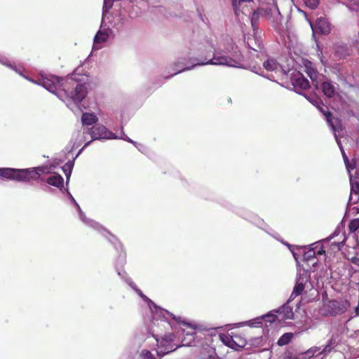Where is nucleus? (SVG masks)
Here are the masks:
<instances>
[{"label":"nucleus","mask_w":359,"mask_h":359,"mask_svg":"<svg viewBox=\"0 0 359 359\" xmlns=\"http://www.w3.org/2000/svg\"><path fill=\"white\" fill-rule=\"evenodd\" d=\"M292 83L297 91L306 90L309 88V81L301 74H297L293 76Z\"/></svg>","instance_id":"nucleus-8"},{"label":"nucleus","mask_w":359,"mask_h":359,"mask_svg":"<svg viewBox=\"0 0 359 359\" xmlns=\"http://www.w3.org/2000/svg\"><path fill=\"white\" fill-rule=\"evenodd\" d=\"M259 13L258 11L257 12H255L253 13V15H252V26H255V18H258V15H259Z\"/></svg>","instance_id":"nucleus-40"},{"label":"nucleus","mask_w":359,"mask_h":359,"mask_svg":"<svg viewBox=\"0 0 359 359\" xmlns=\"http://www.w3.org/2000/svg\"><path fill=\"white\" fill-rule=\"evenodd\" d=\"M72 169V165L71 163H66L62 168V170L67 177V180H69V179Z\"/></svg>","instance_id":"nucleus-26"},{"label":"nucleus","mask_w":359,"mask_h":359,"mask_svg":"<svg viewBox=\"0 0 359 359\" xmlns=\"http://www.w3.org/2000/svg\"><path fill=\"white\" fill-rule=\"evenodd\" d=\"M297 359H310L311 357L309 355L307 351L304 352H301L298 354H296Z\"/></svg>","instance_id":"nucleus-32"},{"label":"nucleus","mask_w":359,"mask_h":359,"mask_svg":"<svg viewBox=\"0 0 359 359\" xmlns=\"http://www.w3.org/2000/svg\"><path fill=\"white\" fill-rule=\"evenodd\" d=\"M126 140H127L128 142H130V143L133 144L135 146H136V144H137V142H136L133 141V140H132L131 139H130L129 137H128L127 139H126Z\"/></svg>","instance_id":"nucleus-43"},{"label":"nucleus","mask_w":359,"mask_h":359,"mask_svg":"<svg viewBox=\"0 0 359 359\" xmlns=\"http://www.w3.org/2000/svg\"><path fill=\"white\" fill-rule=\"evenodd\" d=\"M292 338V333H285L283 334L280 339H278L277 344L279 346H284L287 344Z\"/></svg>","instance_id":"nucleus-20"},{"label":"nucleus","mask_w":359,"mask_h":359,"mask_svg":"<svg viewBox=\"0 0 359 359\" xmlns=\"http://www.w3.org/2000/svg\"><path fill=\"white\" fill-rule=\"evenodd\" d=\"M307 281L306 277H304L303 275L299 274L296 279V285L293 289L292 293L290 296V298H294L298 295L301 294L305 288V283Z\"/></svg>","instance_id":"nucleus-11"},{"label":"nucleus","mask_w":359,"mask_h":359,"mask_svg":"<svg viewBox=\"0 0 359 359\" xmlns=\"http://www.w3.org/2000/svg\"><path fill=\"white\" fill-rule=\"evenodd\" d=\"M238 338V335H234L233 337H230L225 334H221L220 339L222 341V342L228 346L229 347L233 348V349H238V348H242L245 345V341H242L241 344H238L236 342V339Z\"/></svg>","instance_id":"nucleus-9"},{"label":"nucleus","mask_w":359,"mask_h":359,"mask_svg":"<svg viewBox=\"0 0 359 359\" xmlns=\"http://www.w3.org/2000/svg\"><path fill=\"white\" fill-rule=\"evenodd\" d=\"M355 315L356 316H358L359 315V304H358V306L355 308Z\"/></svg>","instance_id":"nucleus-44"},{"label":"nucleus","mask_w":359,"mask_h":359,"mask_svg":"<svg viewBox=\"0 0 359 359\" xmlns=\"http://www.w3.org/2000/svg\"><path fill=\"white\" fill-rule=\"evenodd\" d=\"M350 183H351V194L349 197V202L355 204L358 201V194L359 193V183L356 180H353L352 176L350 175Z\"/></svg>","instance_id":"nucleus-13"},{"label":"nucleus","mask_w":359,"mask_h":359,"mask_svg":"<svg viewBox=\"0 0 359 359\" xmlns=\"http://www.w3.org/2000/svg\"><path fill=\"white\" fill-rule=\"evenodd\" d=\"M236 340V342L238 343V344H241L242 341H245L244 340L241 339L239 337Z\"/></svg>","instance_id":"nucleus-45"},{"label":"nucleus","mask_w":359,"mask_h":359,"mask_svg":"<svg viewBox=\"0 0 359 359\" xmlns=\"http://www.w3.org/2000/svg\"><path fill=\"white\" fill-rule=\"evenodd\" d=\"M129 285H130V286H131L134 290H135L137 291V292L140 294V296L142 299H145V300H146V299H147V297L145 295H144V294H142V292L140 290H138V289H137V288H136L135 285L133 282H129Z\"/></svg>","instance_id":"nucleus-35"},{"label":"nucleus","mask_w":359,"mask_h":359,"mask_svg":"<svg viewBox=\"0 0 359 359\" xmlns=\"http://www.w3.org/2000/svg\"><path fill=\"white\" fill-rule=\"evenodd\" d=\"M313 104L325 116L327 122L328 123L329 126L331 127L332 130L334 133L339 131V130H341V124L339 123V121L337 118L332 117L331 113L325 109V108L326 107L321 102H320L319 100H316Z\"/></svg>","instance_id":"nucleus-6"},{"label":"nucleus","mask_w":359,"mask_h":359,"mask_svg":"<svg viewBox=\"0 0 359 359\" xmlns=\"http://www.w3.org/2000/svg\"><path fill=\"white\" fill-rule=\"evenodd\" d=\"M252 0H231L232 6L234 9L235 13L238 15V6L241 2H250Z\"/></svg>","instance_id":"nucleus-27"},{"label":"nucleus","mask_w":359,"mask_h":359,"mask_svg":"<svg viewBox=\"0 0 359 359\" xmlns=\"http://www.w3.org/2000/svg\"><path fill=\"white\" fill-rule=\"evenodd\" d=\"M339 235V232H337V231H335L333 234L332 236H330V237H328L327 239L324 240V242L327 243L329 241H331L333 238H334L335 236H338Z\"/></svg>","instance_id":"nucleus-39"},{"label":"nucleus","mask_w":359,"mask_h":359,"mask_svg":"<svg viewBox=\"0 0 359 359\" xmlns=\"http://www.w3.org/2000/svg\"><path fill=\"white\" fill-rule=\"evenodd\" d=\"M97 120V117L91 113H84L81 117L83 125L86 126L85 128H89L90 126L95 123Z\"/></svg>","instance_id":"nucleus-15"},{"label":"nucleus","mask_w":359,"mask_h":359,"mask_svg":"<svg viewBox=\"0 0 359 359\" xmlns=\"http://www.w3.org/2000/svg\"><path fill=\"white\" fill-rule=\"evenodd\" d=\"M71 198L78 209V211L79 212L80 219L85 223H89L91 226H93L94 224H95V223L93 221H88V219H86L84 213L82 212L79 204L76 202V201L74 200V198L72 196H71Z\"/></svg>","instance_id":"nucleus-21"},{"label":"nucleus","mask_w":359,"mask_h":359,"mask_svg":"<svg viewBox=\"0 0 359 359\" xmlns=\"http://www.w3.org/2000/svg\"><path fill=\"white\" fill-rule=\"evenodd\" d=\"M112 1L111 0H104V7H103V13L107 12L108 10L111 7Z\"/></svg>","instance_id":"nucleus-33"},{"label":"nucleus","mask_w":359,"mask_h":359,"mask_svg":"<svg viewBox=\"0 0 359 359\" xmlns=\"http://www.w3.org/2000/svg\"><path fill=\"white\" fill-rule=\"evenodd\" d=\"M271 1V4L269 3L265 8L259 10L258 13L269 20L274 26H277L280 23L282 16L275 0Z\"/></svg>","instance_id":"nucleus-5"},{"label":"nucleus","mask_w":359,"mask_h":359,"mask_svg":"<svg viewBox=\"0 0 359 359\" xmlns=\"http://www.w3.org/2000/svg\"><path fill=\"white\" fill-rule=\"evenodd\" d=\"M348 228L351 231L353 232L359 229V218L354 219L351 221L348 224Z\"/></svg>","instance_id":"nucleus-23"},{"label":"nucleus","mask_w":359,"mask_h":359,"mask_svg":"<svg viewBox=\"0 0 359 359\" xmlns=\"http://www.w3.org/2000/svg\"><path fill=\"white\" fill-rule=\"evenodd\" d=\"M174 349H166L165 351H157V353L158 355L161 356V355H163L165 354H167L171 351H172Z\"/></svg>","instance_id":"nucleus-38"},{"label":"nucleus","mask_w":359,"mask_h":359,"mask_svg":"<svg viewBox=\"0 0 359 359\" xmlns=\"http://www.w3.org/2000/svg\"><path fill=\"white\" fill-rule=\"evenodd\" d=\"M316 257V250L315 248H311L307 252H306L304 255V259L306 261H309L311 259Z\"/></svg>","instance_id":"nucleus-22"},{"label":"nucleus","mask_w":359,"mask_h":359,"mask_svg":"<svg viewBox=\"0 0 359 359\" xmlns=\"http://www.w3.org/2000/svg\"><path fill=\"white\" fill-rule=\"evenodd\" d=\"M294 257L297 259L296 254L294 252H292Z\"/></svg>","instance_id":"nucleus-46"},{"label":"nucleus","mask_w":359,"mask_h":359,"mask_svg":"<svg viewBox=\"0 0 359 359\" xmlns=\"http://www.w3.org/2000/svg\"><path fill=\"white\" fill-rule=\"evenodd\" d=\"M328 311L332 315L344 313L349 307V303L346 300H330L327 304Z\"/></svg>","instance_id":"nucleus-7"},{"label":"nucleus","mask_w":359,"mask_h":359,"mask_svg":"<svg viewBox=\"0 0 359 359\" xmlns=\"http://www.w3.org/2000/svg\"><path fill=\"white\" fill-rule=\"evenodd\" d=\"M39 170L42 172H47V168L41 167L29 169H14V168H0V177L11 180L20 182H27L31 180H36L39 177Z\"/></svg>","instance_id":"nucleus-3"},{"label":"nucleus","mask_w":359,"mask_h":359,"mask_svg":"<svg viewBox=\"0 0 359 359\" xmlns=\"http://www.w3.org/2000/svg\"><path fill=\"white\" fill-rule=\"evenodd\" d=\"M352 262L358 266H359V255L355 257L352 259Z\"/></svg>","instance_id":"nucleus-41"},{"label":"nucleus","mask_w":359,"mask_h":359,"mask_svg":"<svg viewBox=\"0 0 359 359\" xmlns=\"http://www.w3.org/2000/svg\"><path fill=\"white\" fill-rule=\"evenodd\" d=\"M276 316L273 315V314H271V313H269V314H266L264 316H262V319L266 320V322H269V323H273L276 320Z\"/></svg>","instance_id":"nucleus-31"},{"label":"nucleus","mask_w":359,"mask_h":359,"mask_svg":"<svg viewBox=\"0 0 359 359\" xmlns=\"http://www.w3.org/2000/svg\"><path fill=\"white\" fill-rule=\"evenodd\" d=\"M37 83L53 93H56L57 90L63 91L67 99L76 104L81 102L87 95L86 86L79 83L72 77L59 79V78L51 75L42 77Z\"/></svg>","instance_id":"nucleus-1"},{"label":"nucleus","mask_w":359,"mask_h":359,"mask_svg":"<svg viewBox=\"0 0 359 359\" xmlns=\"http://www.w3.org/2000/svg\"><path fill=\"white\" fill-rule=\"evenodd\" d=\"M336 346L335 340L332 337L327 341V344L324 346L320 354L323 355L324 356L327 355L328 353L331 352V351Z\"/></svg>","instance_id":"nucleus-19"},{"label":"nucleus","mask_w":359,"mask_h":359,"mask_svg":"<svg viewBox=\"0 0 359 359\" xmlns=\"http://www.w3.org/2000/svg\"><path fill=\"white\" fill-rule=\"evenodd\" d=\"M334 135H335V139H336V140H337V144H338L339 147H340V149H341V153H342V155H343V158H344V162H346V161H348V158H347V156H346L345 152H344V150H343V149H342L341 144L340 142H339V140H338V137H337V135L336 133H334Z\"/></svg>","instance_id":"nucleus-34"},{"label":"nucleus","mask_w":359,"mask_h":359,"mask_svg":"<svg viewBox=\"0 0 359 359\" xmlns=\"http://www.w3.org/2000/svg\"><path fill=\"white\" fill-rule=\"evenodd\" d=\"M305 67L308 76L310 77V79L312 80L313 83L316 82V79H317L318 74L316 69L313 66V64L310 62H308L305 65Z\"/></svg>","instance_id":"nucleus-18"},{"label":"nucleus","mask_w":359,"mask_h":359,"mask_svg":"<svg viewBox=\"0 0 359 359\" xmlns=\"http://www.w3.org/2000/svg\"><path fill=\"white\" fill-rule=\"evenodd\" d=\"M124 261H125V255L123 257V262H124Z\"/></svg>","instance_id":"nucleus-47"},{"label":"nucleus","mask_w":359,"mask_h":359,"mask_svg":"<svg viewBox=\"0 0 359 359\" xmlns=\"http://www.w3.org/2000/svg\"><path fill=\"white\" fill-rule=\"evenodd\" d=\"M305 4L310 8H316L319 4V0H304Z\"/></svg>","instance_id":"nucleus-28"},{"label":"nucleus","mask_w":359,"mask_h":359,"mask_svg":"<svg viewBox=\"0 0 359 359\" xmlns=\"http://www.w3.org/2000/svg\"><path fill=\"white\" fill-rule=\"evenodd\" d=\"M234 53L235 54L233 55V57H231L226 55L227 53L226 51L216 50H215L212 58H205L201 62L196 63L191 67H185L182 69L178 70L177 72L174 73L173 75L184 72L186 70H190L196 66L224 65L232 67H241V56L240 55L236 54V51H234Z\"/></svg>","instance_id":"nucleus-2"},{"label":"nucleus","mask_w":359,"mask_h":359,"mask_svg":"<svg viewBox=\"0 0 359 359\" xmlns=\"http://www.w3.org/2000/svg\"><path fill=\"white\" fill-rule=\"evenodd\" d=\"M345 163H346V169L348 170V171L349 172H350L351 170H353L355 168L354 163H349L348 161L345 162Z\"/></svg>","instance_id":"nucleus-37"},{"label":"nucleus","mask_w":359,"mask_h":359,"mask_svg":"<svg viewBox=\"0 0 359 359\" xmlns=\"http://www.w3.org/2000/svg\"><path fill=\"white\" fill-rule=\"evenodd\" d=\"M263 66L267 71L271 72L277 71L280 67V65L274 59H268L264 62Z\"/></svg>","instance_id":"nucleus-17"},{"label":"nucleus","mask_w":359,"mask_h":359,"mask_svg":"<svg viewBox=\"0 0 359 359\" xmlns=\"http://www.w3.org/2000/svg\"><path fill=\"white\" fill-rule=\"evenodd\" d=\"M344 240H343L341 242H338V243L334 242V243H332V244H334L335 245L337 246V248L339 249H340V248L344 245Z\"/></svg>","instance_id":"nucleus-42"},{"label":"nucleus","mask_w":359,"mask_h":359,"mask_svg":"<svg viewBox=\"0 0 359 359\" xmlns=\"http://www.w3.org/2000/svg\"><path fill=\"white\" fill-rule=\"evenodd\" d=\"M110 32V29L99 30L94 37L93 48L97 50L100 49L101 48L100 43L105 42L107 40Z\"/></svg>","instance_id":"nucleus-12"},{"label":"nucleus","mask_w":359,"mask_h":359,"mask_svg":"<svg viewBox=\"0 0 359 359\" xmlns=\"http://www.w3.org/2000/svg\"><path fill=\"white\" fill-rule=\"evenodd\" d=\"M312 248H315L316 255H323L325 253V250H323V246L320 243H316L311 245Z\"/></svg>","instance_id":"nucleus-24"},{"label":"nucleus","mask_w":359,"mask_h":359,"mask_svg":"<svg viewBox=\"0 0 359 359\" xmlns=\"http://www.w3.org/2000/svg\"><path fill=\"white\" fill-rule=\"evenodd\" d=\"M282 309V312L284 313V318L290 319L292 318L293 313L292 311V309L289 306H283Z\"/></svg>","instance_id":"nucleus-25"},{"label":"nucleus","mask_w":359,"mask_h":359,"mask_svg":"<svg viewBox=\"0 0 359 359\" xmlns=\"http://www.w3.org/2000/svg\"><path fill=\"white\" fill-rule=\"evenodd\" d=\"M283 359H297L296 354L292 352H287Z\"/></svg>","instance_id":"nucleus-36"},{"label":"nucleus","mask_w":359,"mask_h":359,"mask_svg":"<svg viewBox=\"0 0 359 359\" xmlns=\"http://www.w3.org/2000/svg\"><path fill=\"white\" fill-rule=\"evenodd\" d=\"M141 355L143 359H156L151 353L147 350H143Z\"/></svg>","instance_id":"nucleus-30"},{"label":"nucleus","mask_w":359,"mask_h":359,"mask_svg":"<svg viewBox=\"0 0 359 359\" xmlns=\"http://www.w3.org/2000/svg\"><path fill=\"white\" fill-rule=\"evenodd\" d=\"M312 29L323 34H327L330 31V26L328 21L325 18H318Z\"/></svg>","instance_id":"nucleus-10"},{"label":"nucleus","mask_w":359,"mask_h":359,"mask_svg":"<svg viewBox=\"0 0 359 359\" xmlns=\"http://www.w3.org/2000/svg\"><path fill=\"white\" fill-rule=\"evenodd\" d=\"M321 88L324 95L329 98L334 97L337 94L335 84L330 81H323Z\"/></svg>","instance_id":"nucleus-14"},{"label":"nucleus","mask_w":359,"mask_h":359,"mask_svg":"<svg viewBox=\"0 0 359 359\" xmlns=\"http://www.w3.org/2000/svg\"><path fill=\"white\" fill-rule=\"evenodd\" d=\"M47 182L52 186L61 187L63 186L64 180L61 175H57L48 178Z\"/></svg>","instance_id":"nucleus-16"},{"label":"nucleus","mask_w":359,"mask_h":359,"mask_svg":"<svg viewBox=\"0 0 359 359\" xmlns=\"http://www.w3.org/2000/svg\"><path fill=\"white\" fill-rule=\"evenodd\" d=\"M85 131L78 130L73 135V139L75 143L81 144L84 140L85 133H88L91 136L92 140L88 141L83 147L89 145L90 143L94 140L100 139H113L114 138V134L107 130L105 126L102 125H95L92 128H84Z\"/></svg>","instance_id":"nucleus-4"},{"label":"nucleus","mask_w":359,"mask_h":359,"mask_svg":"<svg viewBox=\"0 0 359 359\" xmlns=\"http://www.w3.org/2000/svg\"><path fill=\"white\" fill-rule=\"evenodd\" d=\"M320 350V347L318 346H312L309 348L307 351L309 355H310L311 358L313 357L316 353Z\"/></svg>","instance_id":"nucleus-29"}]
</instances>
